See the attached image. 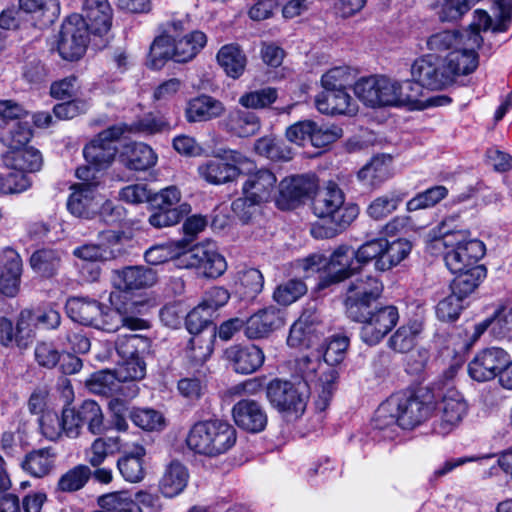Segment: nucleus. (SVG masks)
<instances>
[{
  "label": "nucleus",
  "instance_id": "13",
  "mask_svg": "<svg viewBox=\"0 0 512 512\" xmlns=\"http://www.w3.org/2000/svg\"><path fill=\"white\" fill-rule=\"evenodd\" d=\"M125 130V125H113L100 132L83 149L87 163L100 169L110 165L117 153L115 141L125 133Z\"/></svg>",
  "mask_w": 512,
  "mask_h": 512
},
{
  "label": "nucleus",
  "instance_id": "1",
  "mask_svg": "<svg viewBox=\"0 0 512 512\" xmlns=\"http://www.w3.org/2000/svg\"><path fill=\"white\" fill-rule=\"evenodd\" d=\"M497 15L493 19L486 11L477 9L474 11L471 31L466 33L467 41L457 50L447 53L442 65L449 83L452 85L458 76L472 73L478 66V55L475 52L483 39L481 31L491 30L493 33L505 32L508 30L512 17V0H498Z\"/></svg>",
  "mask_w": 512,
  "mask_h": 512
},
{
  "label": "nucleus",
  "instance_id": "61",
  "mask_svg": "<svg viewBox=\"0 0 512 512\" xmlns=\"http://www.w3.org/2000/svg\"><path fill=\"white\" fill-rule=\"evenodd\" d=\"M278 92L273 87H265L243 93L238 103L245 109L260 110L270 107L276 102Z\"/></svg>",
  "mask_w": 512,
  "mask_h": 512
},
{
  "label": "nucleus",
  "instance_id": "2",
  "mask_svg": "<svg viewBox=\"0 0 512 512\" xmlns=\"http://www.w3.org/2000/svg\"><path fill=\"white\" fill-rule=\"evenodd\" d=\"M349 339L344 335L333 336L327 343L320 359L321 352L302 357L298 362V369L302 379L314 383L317 394L316 408L324 411L337 390L339 379L338 365L344 360Z\"/></svg>",
  "mask_w": 512,
  "mask_h": 512
},
{
  "label": "nucleus",
  "instance_id": "12",
  "mask_svg": "<svg viewBox=\"0 0 512 512\" xmlns=\"http://www.w3.org/2000/svg\"><path fill=\"white\" fill-rule=\"evenodd\" d=\"M87 24L79 14H72L63 22L59 33L58 51L69 61L77 60L85 53L88 44Z\"/></svg>",
  "mask_w": 512,
  "mask_h": 512
},
{
  "label": "nucleus",
  "instance_id": "19",
  "mask_svg": "<svg viewBox=\"0 0 512 512\" xmlns=\"http://www.w3.org/2000/svg\"><path fill=\"white\" fill-rule=\"evenodd\" d=\"M33 319L31 310H22L16 325L7 317H0V345L6 348L17 346L25 349L32 341L30 321Z\"/></svg>",
  "mask_w": 512,
  "mask_h": 512
},
{
  "label": "nucleus",
  "instance_id": "22",
  "mask_svg": "<svg viewBox=\"0 0 512 512\" xmlns=\"http://www.w3.org/2000/svg\"><path fill=\"white\" fill-rule=\"evenodd\" d=\"M284 310L269 306L259 310L246 320L244 334L248 339L267 337L285 325Z\"/></svg>",
  "mask_w": 512,
  "mask_h": 512
},
{
  "label": "nucleus",
  "instance_id": "43",
  "mask_svg": "<svg viewBox=\"0 0 512 512\" xmlns=\"http://www.w3.org/2000/svg\"><path fill=\"white\" fill-rule=\"evenodd\" d=\"M216 58L227 76L237 79L244 73L247 59L238 45H224L218 51Z\"/></svg>",
  "mask_w": 512,
  "mask_h": 512
},
{
  "label": "nucleus",
  "instance_id": "33",
  "mask_svg": "<svg viewBox=\"0 0 512 512\" xmlns=\"http://www.w3.org/2000/svg\"><path fill=\"white\" fill-rule=\"evenodd\" d=\"M315 105L323 114H344L354 115L357 112V105L345 90L324 89L316 96Z\"/></svg>",
  "mask_w": 512,
  "mask_h": 512
},
{
  "label": "nucleus",
  "instance_id": "38",
  "mask_svg": "<svg viewBox=\"0 0 512 512\" xmlns=\"http://www.w3.org/2000/svg\"><path fill=\"white\" fill-rule=\"evenodd\" d=\"M121 439L118 436L97 437L84 451L85 461L91 467H99L109 456L119 453L122 449Z\"/></svg>",
  "mask_w": 512,
  "mask_h": 512
},
{
  "label": "nucleus",
  "instance_id": "20",
  "mask_svg": "<svg viewBox=\"0 0 512 512\" xmlns=\"http://www.w3.org/2000/svg\"><path fill=\"white\" fill-rule=\"evenodd\" d=\"M411 76L419 81L424 88L430 90H443L450 86L442 63L432 55L422 56L411 65Z\"/></svg>",
  "mask_w": 512,
  "mask_h": 512
},
{
  "label": "nucleus",
  "instance_id": "46",
  "mask_svg": "<svg viewBox=\"0 0 512 512\" xmlns=\"http://www.w3.org/2000/svg\"><path fill=\"white\" fill-rule=\"evenodd\" d=\"M188 477V471L184 465L177 461L171 462L160 481L162 494L168 498L179 495L186 487Z\"/></svg>",
  "mask_w": 512,
  "mask_h": 512
},
{
  "label": "nucleus",
  "instance_id": "34",
  "mask_svg": "<svg viewBox=\"0 0 512 512\" xmlns=\"http://www.w3.org/2000/svg\"><path fill=\"white\" fill-rule=\"evenodd\" d=\"M224 126L230 134L245 138L258 134L262 124L256 113L235 108L225 118Z\"/></svg>",
  "mask_w": 512,
  "mask_h": 512
},
{
  "label": "nucleus",
  "instance_id": "5",
  "mask_svg": "<svg viewBox=\"0 0 512 512\" xmlns=\"http://www.w3.org/2000/svg\"><path fill=\"white\" fill-rule=\"evenodd\" d=\"M236 429L227 421L214 419L195 423L186 439L195 453L217 457L228 452L236 443Z\"/></svg>",
  "mask_w": 512,
  "mask_h": 512
},
{
  "label": "nucleus",
  "instance_id": "62",
  "mask_svg": "<svg viewBox=\"0 0 512 512\" xmlns=\"http://www.w3.org/2000/svg\"><path fill=\"white\" fill-rule=\"evenodd\" d=\"M126 126L125 132L140 133L143 135H154L165 133L171 130V124L163 117L149 113L142 118Z\"/></svg>",
  "mask_w": 512,
  "mask_h": 512
},
{
  "label": "nucleus",
  "instance_id": "26",
  "mask_svg": "<svg viewBox=\"0 0 512 512\" xmlns=\"http://www.w3.org/2000/svg\"><path fill=\"white\" fill-rule=\"evenodd\" d=\"M85 385L92 393L103 396L121 395L133 398L138 394V387L135 384H121L115 371L95 372L86 379Z\"/></svg>",
  "mask_w": 512,
  "mask_h": 512
},
{
  "label": "nucleus",
  "instance_id": "44",
  "mask_svg": "<svg viewBox=\"0 0 512 512\" xmlns=\"http://www.w3.org/2000/svg\"><path fill=\"white\" fill-rule=\"evenodd\" d=\"M383 252L375 262L379 271H387L398 265L411 252V243L406 239H397L392 242L383 238Z\"/></svg>",
  "mask_w": 512,
  "mask_h": 512
},
{
  "label": "nucleus",
  "instance_id": "59",
  "mask_svg": "<svg viewBox=\"0 0 512 512\" xmlns=\"http://www.w3.org/2000/svg\"><path fill=\"white\" fill-rule=\"evenodd\" d=\"M421 324L414 321L399 327L389 339V346L397 352H409L416 343V337L421 332Z\"/></svg>",
  "mask_w": 512,
  "mask_h": 512
},
{
  "label": "nucleus",
  "instance_id": "10",
  "mask_svg": "<svg viewBox=\"0 0 512 512\" xmlns=\"http://www.w3.org/2000/svg\"><path fill=\"white\" fill-rule=\"evenodd\" d=\"M361 319H351L361 324L360 338L369 346L380 343L399 320L397 307L393 305L365 308Z\"/></svg>",
  "mask_w": 512,
  "mask_h": 512
},
{
  "label": "nucleus",
  "instance_id": "64",
  "mask_svg": "<svg viewBox=\"0 0 512 512\" xmlns=\"http://www.w3.org/2000/svg\"><path fill=\"white\" fill-rule=\"evenodd\" d=\"M478 0H433L432 7L441 21H453L466 13Z\"/></svg>",
  "mask_w": 512,
  "mask_h": 512
},
{
  "label": "nucleus",
  "instance_id": "42",
  "mask_svg": "<svg viewBox=\"0 0 512 512\" xmlns=\"http://www.w3.org/2000/svg\"><path fill=\"white\" fill-rule=\"evenodd\" d=\"M390 106H403L417 104L422 94L423 86L419 81L411 80L397 81L390 78Z\"/></svg>",
  "mask_w": 512,
  "mask_h": 512
},
{
  "label": "nucleus",
  "instance_id": "28",
  "mask_svg": "<svg viewBox=\"0 0 512 512\" xmlns=\"http://www.w3.org/2000/svg\"><path fill=\"white\" fill-rule=\"evenodd\" d=\"M183 31L181 21L167 23L164 32L156 37L150 46V60L154 68H160L168 59L176 62L175 37Z\"/></svg>",
  "mask_w": 512,
  "mask_h": 512
},
{
  "label": "nucleus",
  "instance_id": "31",
  "mask_svg": "<svg viewBox=\"0 0 512 512\" xmlns=\"http://www.w3.org/2000/svg\"><path fill=\"white\" fill-rule=\"evenodd\" d=\"M82 12L80 16L91 33L102 35L109 31L112 9L108 0H84Z\"/></svg>",
  "mask_w": 512,
  "mask_h": 512
},
{
  "label": "nucleus",
  "instance_id": "4",
  "mask_svg": "<svg viewBox=\"0 0 512 512\" xmlns=\"http://www.w3.org/2000/svg\"><path fill=\"white\" fill-rule=\"evenodd\" d=\"M457 216H451L442 221L440 226L441 237L436 239V245H442L446 252L444 261L452 273L471 270L479 267L478 261L485 254L483 242L472 239L467 230L452 228Z\"/></svg>",
  "mask_w": 512,
  "mask_h": 512
},
{
  "label": "nucleus",
  "instance_id": "56",
  "mask_svg": "<svg viewBox=\"0 0 512 512\" xmlns=\"http://www.w3.org/2000/svg\"><path fill=\"white\" fill-rule=\"evenodd\" d=\"M98 505L109 512H142L139 504L128 491H117L102 495Z\"/></svg>",
  "mask_w": 512,
  "mask_h": 512
},
{
  "label": "nucleus",
  "instance_id": "17",
  "mask_svg": "<svg viewBox=\"0 0 512 512\" xmlns=\"http://www.w3.org/2000/svg\"><path fill=\"white\" fill-rule=\"evenodd\" d=\"M509 354L502 348H486L473 358L468 365L471 378L478 382H485L500 377L504 366L509 362Z\"/></svg>",
  "mask_w": 512,
  "mask_h": 512
},
{
  "label": "nucleus",
  "instance_id": "24",
  "mask_svg": "<svg viewBox=\"0 0 512 512\" xmlns=\"http://www.w3.org/2000/svg\"><path fill=\"white\" fill-rule=\"evenodd\" d=\"M157 282L156 272L144 266H129L115 271L113 276L114 292H122L130 297L129 291L152 287Z\"/></svg>",
  "mask_w": 512,
  "mask_h": 512
},
{
  "label": "nucleus",
  "instance_id": "35",
  "mask_svg": "<svg viewBox=\"0 0 512 512\" xmlns=\"http://www.w3.org/2000/svg\"><path fill=\"white\" fill-rule=\"evenodd\" d=\"M2 162L11 170L35 173L42 168L43 158L39 150L27 146L8 150L2 155Z\"/></svg>",
  "mask_w": 512,
  "mask_h": 512
},
{
  "label": "nucleus",
  "instance_id": "27",
  "mask_svg": "<svg viewBox=\"0 0 512 512\" xmlns=\"http://www.w3.org/2000/svg\"><path fill=\"white\" fill-rule=\"evenodd\" d=\"M317 187L312 175H294L284 178L279 183L278 205L283 209L291 208L294 203L309 196Z\"/></svg>",
  "mask_w": 512,
  "mask_h": 512
},
{
  "label": "nucleus",
  "instance_id": "16",
  "mask_svg": "<svg viewBox=\"0 0 512 512\" xmlns=\"http://www.w3.org/2000/svg\"><path fill=\"white\" fill-rule=\"evenodd\" d=\"M246 176L242 184V193L250 200L251 204H262L271 200L276 190L277 178L268 169H256L254 162L251 166H243Z\"/></svg>",
  "mask_w": 512,
  "mask_h": 512
},
{
  "label": "nucleus",
  "instance_id": "36",
  "mask_svg": "<svg viewBox=\"0 0 512 512\" xmlns=\"http://www.w3.org/2000/svg\"><path fill=\"white\" fill-rule=\"evenodd\" d=\"M103 306L96 300L73 297L66 302L67 315L77 323L86 326L99 325Z\"/></svg>",
  "mask_w": 512,
  "mask_h": 512
},
{
  "label": "nucleus",
  "instance_id": "6",
  "mask_svg": "<svg viewBox=\"0 0 512 512\" xmlns=\"http://www.w3.org/2000/svg\"><path fill=\"white\" fill-rule=\"evenodd\" d=\"M383 238L368 241L357 250L342 245L331 254L330 270L332 281H343L356 272L361 265L372 260L377 262L383 252Z\"/></svg>",
  "mask_w": 512,
  "mask_h": 512
},
{
  "label": "nucleus",
  "instance_id": "55",
  "mask_svg": "<svg viewBox=\"0 0 512 512\" xmlns=\"http://www.w3.org/2000/svg\"><path fill=\"white\" fill-rule=\"evenodd\" d=\"M82 425H87L88 431L93 435H101L105 431L104 416L99 404L93 400H85L76 408Z\"/></svg>",
  "mask_w": 512,
  "mask_h": 512
},
{
  "label": "nucleus",
  "instance_id": "14",
  "mask_svg": "<svg viewBox=\"0 0 512 512\" xmlns=\"http://www.w3.org/2000/svg\"><path fill=\"white\" fill-rule=\"evenodd\" d=\"M182 261L186 267L196 268L209 278H217L227 269L225 258L217 251L213 242H204L185 251Z\"/></svg>",
  "mask_w": 512,
  "mask_h": 512
},
{
  "label": "nucleus",
  "instance_id": "9",
  "mask_svg": "<svg viewBox=\"0 0 512 512\" xmlns=\"http://www.w3.org/2000/svg\"><path fill=\"white\" fill-rule=\"evenodd\" d=\"M433 409V431L445 436L462 422L467 413V403L462 394L454 388H447L438 395Z\"/></svg>",
  "mask_w": 512,
  "mask_h": 512
},
{
  "label": "nucleus",
  "instance_id": "37",
  "mask_svg": "<svg viewBox=\"0 0 512 512\" xmlns=\"http://www.w3.org/2000/svg\"><path fill=\"white\" fill-rule=\"evenodd\" d=\"M359 215V207L356 204L349 203L340 206L337 211L331 216L332 226H315L311 232L315 238H333L342 231H344Z\"/></svg>",
  "mask_w": 512,
  "mask_h": 512
},
{
  "label": "nucleus",
  "instance_id": "25",
  "mask_svg": "<svg viewBox=\"0 0 512 512\" xmlns=\"http://www.w3.org/2000/svg\"><path fill=\"white\" fill-rule=\"evenodd\" d=\"M232 415L236 425L250 433L262 432L268 422L264 407L252 399L238 401L233 406Z\"/></svg>",
  "mask_w": 512,
  "mask_h": 512
},
{
  "label": "nucleus",
  "instance_id": "53",
  "mask_svg": "<svg viewBox=\"0 0 512 512\" xmlns=\"http://www.w3.org/2000/svg\"><path fill=\"white\" fill-rule=\"evenodd\" d=\"M150 339L140 334L118 336L115 346L122 359L143 357L150 350Z\"/></svg>",
  "mask_w": 512,
  "mask_h": 512
},
{
  "label": "nucleus",
  "instance_id": "54",
  "mask_svg": "<svg viewBox=\"0 0 512 512\" xmlns=\"http://www.w3.org/2000/svg\"><path fill=\"white\" fill-rule=\"evenodd\" d=\"M22 11L43 20L45 24L53 23L60 15L58 0H19Z\"/></svg>",
  "mask_w": 512,
  "mask_h": 512
},
{
  "label": "nucleus",
  "instance_id": "18",
  "mask_svg": "<svg viewBox=\"0 0 512 512\" xmlns=\"http://www.w3.org/2000/svg\"><path fill=\"white\" fill-rule=\"evenodd\" d=\"M325 325L314 305H308L293 323L287 338L291 347L310 346L313 340L323 335Z\"/></svg>",
  "mask_w": 512,
  "mask_h": 512
},
{
  "label": "nucleus",
  "instance_id": "51",
  "mask_svg": "<svg viewBox=\"0 0 512 512\" xmlns=\"http://www.w3.org/2000/svg\"><path fill=\"white\" fill-rule=\"evenodd\" d=\"M456 277L451 283V291L463 300L478 287L486 276L484 266L474 267L471 270L455 273Z\"/></svg>",
  "mask_w": 512,
  "mask_h": 512
},
{
  "label": "nucleus",
  "instance_id": "3",
  "mask_svg": "<svg viewBox=\"0 0 512 512\" xmlns=\"http://www.w3.org/2000/svg\"><path fill=\"white\" fill-rule=\"evenodd\" d=\"M432 411L429 393L417 395L412 393H397L382 403L376 411L375 426L384 430L399 426L403 429H413L425 421Z\"/></svg>",
  "mask_w": 512,
  "mask_h": 512
},
{
  "label": "nucleus",
  "instance_id": "11",
  "mask_svg": "<svg viewBox=\"0 0 512 512\" xmlns=\"http://www.w3.org/2000/svg\"><path fill=\"white\" fill-rule=\"evenodd\" d=\"M383 292L382 282L374 276H361L351 281L344 299L345 313L349 319H361L365 308H370Z\"/></svg>",
  "mask_w": 512,
  "mask_h": 512
},
{
  "label": "nucleus",
  "instance_id": "47",
  "mask_svg": "<svg viewBox=\"0 0 512 512\" xmlns=\"http://www.w3.org/2000/svg\"><path fill=\"white\" fill-rule=\"evenodd\" d=\"M470 31L471 24L469 28L463 32L445 30L435 33L427 39V48L435 54H447L461 47L467 41L466 33Z\"/></svg>",
  "mask_w": 512,
  "mask_h": 512
},
{
  "label": "nucleus",
  "instance_id": "29",
  "mask_svg": "<svg viewBox=\"0 0 512 512\" xmlns=\"http://www.w3.org/2000/svg\"><path fill=\"white\" fill-rule=\"evenodd\" d=\"M67 200L68 211L79 218L94 219L101 201L100 195L92 187L86 185H72Z\"/></svg>",
  "mask_w": 512,
  "mask_h": 512
},
{
  "label": "nucleus",
  "instance_id": "15",
  "mask_svg": "<svg viewBox=\"0 0 512 512\" xmlns=\"http://www.w3.org/2000/svg\"><path fill=\"white\" fill-rule=\"evenodd\" d=\"M243 166H251V160L234 152L232 163L222 157H214L201 163L198 166V173L206 182L220 185L234 181L241 172H245Z\"/></svg>",
  "mask_w": 512,
  "mask_h": 512
},
{
  "label": "nucleus",
  "instance_id": "7",
  "mask_svg": "<svg viewBox=\"0 0 512 512\" xmlns=\"http://www.w3.org/2000/svg\"><path fill=\"white\" fill-rule=\"evenodd\" d=\"M112 310L104 313L99 319V325L95 328L102 329L107 332H116L121 327L130 330H143L148 328L147 321L139 318L142 303L133 300L131 297L122 292H111L109 297Z\"/></svg>",
  "mask_w": 512,
  "mask_h": 512
},
{
  "label": "nucleus",
  "instance_id": "45",
  "mask_svg": "<svg viewBox=\"0 0 512 512\" xmlns=\"http://www.w3.org/2000/svg\"><path fill=\"white\" fill-rule=\"evenodd\" d=\"M392 158L379 155L372 158L359 172L358 178L370 186H379L391 177Z\"/></svg>",
  "mask_w": 512,
  "mask_h": 512
},
{
  "label": "nucleus",
  "instance_id": "57",
  "mask_svg": "<svg viewBox=\"0 0 512 512\" xmlns=\"http://www.w3.org/2000/svg\"><path fill=\"white\" fill-rule=\"evenodd\" d=\"M237 292L247 300L254 299L263 289L264 277L262 273L249 268L237 273Z\"/></svg>",
  "mask_w": 512,
  "mask_h": 512
},
{
  "label": "nucleus",
  "instance_id": "8",
  "mask_svg": "<svg viewBox=\"0 0 512 512\" xmlns=\"http://www.w3.org/2000/svg\"><path fill=\"white\" fill-rule=\"evenodd\" d=\"M294 384L280 379L272 380L266 389L271 405L280 412L298 417L302 415L307 405L306 387L314 390V383Z\"/></svg>",
  "mask_w": 512,
  "mask_h": 512
},
{
  "label": "nucleus",
  "instance_id": "48",
  "mask_svg": "<svg viewBox=\"0 0 512 512\" xmlns=\"http://www.w3.org/2000/svg\"><path fill=\"white\" fill-rule=\"evenodd\" d=\"M207 36L199 30L192 31L182 38L175 37L176 62L192 60L206 45Z\"/></svg>",
  "mask_w": 512,
  "mask_h": 512
},
{
  "label": "nucleus",
  "instance_id": "52",
  "mask_svg": "<svg viewBox=\"0 0 512 512\" xmlns=\"http://www.w3.org/2000/svg\"><path fill=\"white\" fill-rule=\"evenodd\" d=\"M406 193L400 191H391L375 198L367 207V215L374 220H382L394 211L402 203Z\"/></svg>",
  "mask_w": 512,
  "mask_h": 512
},
{
  "label": "nucleus",
  "instance_id": "58",
  "mask_svg": "<svg viewBox=\"0 0 512 512\" xmlns=\"http://www.w3.org/2000/svg\"><path fill=\"white\" fill-rule=\"evenodd\" d=\"M90 478L91 468L85 464H78L61 475L57 488L62 492H75L82 489Z\"/></svg>",
  "mask_w": 512,
  "mask_h": 512
},
{
  "label": "nucleus",
  "instance_id": "39",
  "mask_svg": "<svg viewBox=\"0 0 512 512\" xmlns=\"http://www.w3.org/2000/svg\"><path fill=\"white\" fill-rule=\"evenodd\" d=\"M345 197L342 190L334 182L319 191L313 200L312 207L317 217H331L337 209L344 204Z\"/></svg>",
  "mask_w": 512,
  "mask_h": 512
},
{
  "label": "nucleus",
  "instance_id": "21",
  "mask_svg": "<svg viewBox=\"0 0 512 512\" xmlns=\"http://www.w3.org/2000/svg\"><path fill=\"white\" fill-rule=\"evenodd\" d=\"M390 78L371 76L361 78L354 84L356 97L370 107L390 106Z\"/></svg>",
  "mask_w": 512,
  "mask_h": 512
},
{
  "label": "nucleus",
  "instance_id": "23",
  "mask_svg": "<svg viewBox=\"0 0 512 512\" xmlns=\"http://www.w3.org/2000/svg\"><path fill=\"white\" fill-rule=\"evenodd\" d=\"M231 368L238 374H252L264 363V353L256 345H232L224 352Z\"/></svg>",
  "mask_w": 512,
  "mask_h": 512
},
{
  "label": "nucleus",
  "instance_id": "41",
  "mask_svg": "<svg viewBox=\"0 0 512 512\" xmlns=\"http://www.w3.org/2000/svg\"><path fill=\"white\" fill-rule=\"evenodd\" d=\"M56 454L51 448H42L29 452L21 463L25 472L36 478L49 475L54 467Z\"/></svg>",
  "mask_w": 512,
  "mask_h": 512
},
{
  "label": "nucleus",
  "instance_id": "30",
  "mask_svg": "<svg viewBox=\"0 0 512 512\" xmlns=\"http://www.w3.org/2000/svg\"><path fill=\"white\" fill-rule=\"evenodd\" d=\"M122 456L117 460V468L122 477L131 483L143 480L145 476L144 457L146 449L139 443L122 446Z\"/></svg>",
  "mask_w": 512,
  "mask_h": 512
},
{
  "label": "nucleus",
  "instance_id": "50",
  "mask_svg": "<svg viewBox=\"0 0 512 512\" xmlns=\"http://www.w3.org/2000/svg\"><path fill=\"white\" fill-rule=\"evenodd\" d=\"M32 269L42 277L54 276L61 265V253L56 249H40L30 257Z\"/></svg>",
  "mask_w": 512,
  "mask_h": 512
},
{
  "label": "nucleus",
  "instance_id": "63",
  "mask_svg": "<svg viewBox=\"0 0 512 512\" xmlns=\"http://www.w3.org/2000/svg\"><path fill=\"white\" fill-rule=\"evenodd\" d=\"M30 120H19L10 125L7 132L2 136V142L8 150L27 147L32 138V127Z\"/></svg>",
  "mask_w": 512,
  "mask_h": 512
},
{
  "label": "nucleus",
  "instance_id": "32",
  "mask_svg": "<svg viewBox=\"0 0 512 512\" xmlns=\"http://www.w3.org/2000/svg\"><path fill=\"white\" fill-rule=\"evenodd\" d=\"M225 112L224 104L206 94L190 99L185 108V117L189 123L206 122L221 117Z\"/></svg>",
  "mask_w": 512,
  "mask_h": 512
},
{
  "label": "nucleus",
  "instance_id": "60",
  "mask_svg": "<svg viewBox=\"0 0 512 512\" xmlns=\"http://www.w3.org/2000/svg\"><path fill=\"white\" fill-rule=\"evenodd\" d=\"M206 334H195L188 343V357L196 363L205 362L213 352L216 327H212Z\"/></svg>",
  "mask_w": 512,
  "mask_h": 512
},
{
  "label": "nucleus",
  "instance_id": "49",
  "mask_svg": "<svg viewBox=\"0 0 512 512\" xmlns=\"http://www.w3.org/2000/svg\"><path fill=\"white\" fill-rule=\"evenodd\" d=\"M255 152L273 161H290L293 151L283 140L272 136H264L256 140Z\"/></svg>",
  "mask_w": 512,
  "mask_h": 512
},
{
  "label": "nucleus",
  "instance_id": "40",
  "mask_svg": "<svg viewBox=\"0 0 512 512\" xmlns=\"http://www.w3.org/2000/svg\"><path fill=\"white\" fill-rule=\"evenodd\" d=\"M121 160L130 170L146 171L156 164L157 154L149 145L138 142L126 147Z\"/></svg>",
  "mask_w": 512,
  "mask_h": 512
}]
</instances>
